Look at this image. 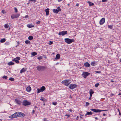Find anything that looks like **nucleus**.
Wrapping results in <instances>:
<instances>
[{
  "label": "nucleus",
  "mask_w": 121,
  "mask_h": 121,
  "mask_svg": "<svg viewBox=\"0 0 121 121\" xmlns=\"http://www.w3.org/2000/svg\"><path fill=\"white\" fill-rule=\"evenodd\" d=\"M65 41L66 43L70 44L75 41V40L73 39H70L69 38H65Z\"/></svg>",
  "instance_id": "1"
},
{
  "label": "nucleus",
  "mask_w": 121,
  "mask_h": 121,
  "mask_svg": "<svg viewBox=\"0 0 121 121\" xmlns=\"http://www.w3.org/2000/svg\"><path fill=\"white\" fill-rule=\"evenodd\" d=\"M36 68L39 71H43L46 69V67L42 66H38L36 67Z\"/></svg>",
  "instance_id": "2"
},
{
  "label": "nucleus",
  "mask_w": 121,
  "mask_h": 121,
  "mask_svg": "<svg viewBox=\"0 0 121 121\" xmlns=\"http://www.w3.org/2000/svg\"><path fill=\"white\" fill-rule=\"evenodd\" d=\"M69 80H65L61 82V83L62 84H64L66 86H69L70 83V82H69Z\"/></svg>",
  "instance_id": "3"
},
{
  "label": "nucleus",
  "mask_w": 121,
  "mask_h": 121,
  "mask_svg": "<svg viewBox=\"0 0 121 121\" xmlns=\"http://www.w3.org/2000/svg\"><path fill=\"white\" fill-rule=\"evenodd\" d=\"M90 74V73L88 72H84L82 74V75L84 78H86Z\"/></svg>",
  "instance_id": "4"
},
{
  "label": "nucleus",
  "mask_w": 121,
  "mask_h": 121,
  "mask_svg": "<svg viewBox=\"0 0 121 121\" xmlns=\"http://www.w3.org/2000/svg\"><path fill=\"white\" fill-rule=\"evenodd\" d=\"M31 104L30 102H29L27 100H24L22 102V105L24 106L30 105Z\"/></svg>",
  "instance_id": "5"
},
{
  "label": "nucleus",
  "mask_w": 121,
  "mask_h": 121,
  "mask_svg": "<svg viewBox=\"0 0 121 121\" xmlns=\"http://www.w3.org/2000/svg\"><path fill=\"white\" fill-rule=\"evenodd\" d=\"M17 117V112H16L11 115L9 116V118L11 119H13Z\"/></svg>",
  "instance_id": "6"
},
{
  "label": "nucleus",
  "mask_w": 121,
  "mask_h": 121,
  "mask_svg": "<svg viewBox=\"0 0 121 121\" xmlns=\"http://www.w3.org/2000/svg\"><path fill=\"white\" fill-rule=\"evenodd\" d=\"M77 86V85L76 84H72L69 86V87L71 89H73L75 88Z\"/></svg>",
  "instance_id": "7"
},
{
  "label": "nucleus",
  "mask_w": 121,
  "mask_h": 121,
  "mask_svg": "<svg viewBox=\"0 0 121 121\" xmlns=\"http://www.w3.org/2000/svg\"><path fill=\"white\" fill-rule=\"evenodd\" d=\"M67 33V31H63L60 32L58 33V35H60L64 36Z\"/></svg>",
  "instance_id": "8"
},
{
  "label": "nucleus",
  "mask_w": 121,
  "mask_h": 121,
  "mask_svg": "<svg viewBox=\"0 0 121 121\" xmlns=\"http://www.w3.org/2000/svg\"><path fill=\"white\" fill-rule=\"evenodd\" d=\"M20 58L19 57H17L15 58H14L12 60L13 61H14L16 63L18 64L19 63V61L18 60H19Z\"/></svg>",
  "instance_id": "9"
},
{
  "label": "nucleus",
  "mask_w": 121,
  "mask_h": 121,
  "mask_svg": "<svg viewBox=\"0 0 121 121\" xmlns=\"http://www.w3.org/2000/svg\"><path fill=\"white\" fill-rule=\"evenodd\" d=\"M20 15V14L19 13H17L16 14H14L11 15V17L12 19H13L15 18L18 17Z\"/></svg>",
  "instance_id": "10"
},
{
  "label": "nucleus",
  "mask_w": 121,
  "mask_h": 121,
  "mask_svg": "<svg viewBox=\"0 0 121 121\" xmlns=\"http://www.w3.org/2000/svg\"><path fill=\"white\" fill-rule=\"evenodd\" d=\"M57 9H54L53 10V12L55 13H58L59 11H61V9L60 7H57Z\"/></svg>",
  "instance_id": "11"
},
{
  "label": "nucleus",
  "mask_w": 121,
  "mask_h": 121,
  "mask_svg": "<svg viewBox=\"0 0 121 121\" xmlns=\"http://www.w3.org/2000/svg\"><path fill=\"white\" fill-rule=\"evenodd\" d=\"M17 117H23L25 116V114L23 113L20 112H17Z\"/></svg>",
  "instance_id": "12"
},
{
  "label": "nucleus",
  "mask_w": 121,
  "mask_h": 121,
  "mask_svg": "<svg viewBox=\"0 0 121 121\" xmlns=\"http://www.w3.org/2000/svg\"><path fill=\"white\" fill-rule=\"evenodd\" d=\"M15 102L17 104L20 105L21 104L22 102L21 100L18 99H15Z\"/></svg>",
  "instance_id": "13"
},
{
  "label": "nucleus",
  "mask_w": 121,
  "mask_h": 121,
  "mask_svg": "<svg viewBox=\"0 0 121 121\" xmlns=\"http://www.w3.org/2000/svg\"><path fill=\"white\" fill-rule=\"evenodd\" d=\"M105 19L104 18H102L99 22V24L100 25L103 24L105 22Z\"/></svg>",
  "instance_id": "14"
},
{
  "label": "nucleus",
  "mask_w": 121,
  "mask_h": 121,
  "mask_svg": "<svg viewBox=\"0 0 121 121\" xmlns=\"http://www.w3.org/2000/svg\"><path fill=\"white\" fill-rule=\"evenodd\" d=\"M84 65L85 67H89L90 65V64L87 62L85 63L84 64Z\"/></svg>",
  "instance_id": "15"
},
{
  "label": "nucleus",
  "mask_w": 121,
  "mask_h": 121,
  "mask_svg": "<svg viewBox=\"0 0 121 121\" xmlns=\"http://www.w3.org/2000/svg\"><path fill=\"white\" fill-rule=\"evenodd\" d=\"M31 90V88L30 86L27 87L26 88V91L28 92H30V91Z\"/></svg>",
  "instance_id": "16"
},
{
  "label": "nucleus",
  "mask_w": 121,
  "mask_h": 121,
  "mask_svg": "<svg viewBox=\"0 0 121 121\" xmlns=\"http://www.w3.org/2000/svg\"><path fill=\"white\" fill-rule=\"evenodd\" d=\"M49 9L48 8L46 9L45 10V11L46 12V16H48L49 13Z\"/></svg>",
  "instance_id": "17"
},
{
  "label": "nucleus",
  "mask_w": 121,
  "mask_h": 121,
  "mask_svg": "<svg viewBox=\"0 0 121 121\" xmlns=\"http://www.w3.org/2000/svg\"><path fill=\"white\" fill-rule=\"evenodd\" d=\"M26 69H25L24 68H23L20 71V73H22L25 72Z\"/></svg>",
  "instance_id": "18"
},
{
  "label": "nucleus",
  "mask_w": 121,
  "mask_h": 121,
  "mask_svg": "<svg viewBox=\"0 0 121 121\" xmlns=\"http://www.w3.org/2000/svg\"><path fill=\"white\" fill-rule=\"evenodd\" d=\"M90 96H92V94L94 93V92L92 91V89H90L89 91Z\"/></svg>",
  "instance_id": "19"
},
{
  "label": "nucleus",
  "mask_w": 121,
  "mask_h": 121,
  "mask_svg": "<svg viewBox=\"0 0 121 121\" xmlns=\"http://www.w3.org/2000/svg\"><path fill=\"white\" fill-rule=\"evenodd\" d=\"M91 110L95 112H98V109H91Z\"/></svg>",
  "instance_id": "20"
},
{
  "label": "nucleus",
  "mask_w": 121,
  "mask_h": 121,
  "mask_svg": "<svg viewBox=\"0 0 121 121\" xmlns=\"http://www.w3.org/2000/svg\"><path fill=\"white\" fill-rule=\"evenodd\" d=\"M41 90L42 91V92H43L45 91L46 89V88L44 86H42L40 88Z\"/></svg>",
  "instance_id": "21"
},
{
  "label": "nucleus",
  "mask_w": 121,
  "mask_h": 121,
  "mask_svg": "<svg viewBox=\"0 0 121 121\" xmlns=\"http://www.w3.org/2000/svg\"><path fill=\"white\" fill-rule=\"evenodd\" d=\"M87 3L89 4V6H92L93 5H94V4L93 3L90 2V1H88Z\"/></svg>",
  "instance_id": "22"
},
{
  "label": "nucleus",
  "mask_w": 121,
  "mask_h": 121,
  "mask_svg": "<svg viewBox=\"0 0 121 121\" xmlns=\"http://www.w3.org/2000/svg\"><path fill=\"white\" fill-rule=\"evenodd\" d=\"M60 57V55L59 54H57L56 55V59H59Z\"/></svg>",
  "instance_id": "23"
},
{
  "label": "nucleus",
  "mask_w": 121,
  "mask_h": 121,
  "mask_svg": "<svg viewBox=\"0 0 121 121\" xmlns=\"http://www.w3.org/2000/svg\"><path fill=\"white\" fill-rule=\"evenodd\" d=\"M14 64V63L12 62V61H10L8 63V64L9 65H13Z\"/></svg>",
  "instance_id": "24"
},
{
  "label": "nucleus",
  "mask_w": 121,
  "mask_h": 121,
  "mask_svg": "<svg viewBox=\"0 0 121 121\" xmlns=\"http://www.w3.org/2000/svg\"><path fill=\"white\" fill-rule=\"evenodd\" d=\"M92 114V113L91 112H87L86 114L85 115V116H86L87 115H91Z\"/></svg>",
  "instance_id": "25"
},
{
  "label": "nucleus",
  "mask_w": 121,
  "mask_h": 121,
  "mask_svg": "<svg viewBox=\"0 0 121 121\" xmlns=\"http://www.w3.org/2000/svg\"><path fill=\"white\" fill-rule=\"evenodd\" d=\"M6 39L5 38L2 39L0 40V42L1 43H3L5 41Z\"/></svg>",
  "instance_id": "26"
},
{
  "label": "nucleus",
  "mask_w": 121,
  "mask_h": 121,
  "mask_svg": "<svg viewBox=\"0 0 121 121\" xmlns=\"http://www.w3.org/2000/svg\"><path fill=\"white\" fill-rule=\"evenodd\" d=\"M4 28H7L9 27V25L8 24H5L4 25Z\"/></svg>",
  "instance_id": "27"
},
{
  "label": "nucleus",
  "mask_w": 121,
  "mask_h": 121,
  "mask_svg": "<svg viewBox=\"0 0 121 121\" xmlns=\"http://www.w3.org/2000/svg\"><path fill=\"white\" fill-rule=\"evenodd\" d=\"M27 26L28 27L31 28L34 26L33 25H32L31 24H28L27 25Z\"/></svg>",
  "instance_id": "28"
},
{
  "label": "nucleus",
  "mask_w": 121,
  "mask_h": 121,
  "mask_svg": "<svg viewBox=\"0 0 121 121\" xmlns=\"http://www.w3.org/2000/svg\"><path fill=\"white\" fill-rule=\"evenodd\" d=\"M31 55L33 56H35L37 54V53L35 52H34L31 53Z\"/></svg>",
  "instance_id": "29"
},
{
  "label": "nucleus",
  "mask_w": 121,
  "mask_h": 121,
  "mask_svg": "<svg viewBox=\"0 0 121 121\" xmlns=\"http://www.w3.org/2000/svg\"><path fill=\"white\" fill-rule=\"evenodd\" d=\"M33 37L32 36H29L28 37V39L30 40H31L33 39Z\"/></svg>",
  "instance_id": "30"
},
{
  "label": "nucleus",
  "mask_w": 121,
  "mask_h": 121,
  "mask_svg": "<svg viewBox=\"0 0 121 121\" xmlns=\"http://www.w3.org/2000/svg\"><path fill=\"white\" fill-rule=\"evenodd\" d=\"M95 64L96 62L95 61L92 62L91 63V65L93 66H95Z\"/></svg>",
  "instance_id": "31"
},
{
  "label": "nucleus",
  "mask_w": 121,
  "mask_h": 121,
  "mask_svg": "<svg viewBox=\"0 0 121 121\" xmlns=\"http://www.w3.org/2000/svg\"><path fill=\"white\" fill-rule=\"evenodd\" d=\"M25 43L26 44H30V42L28 40H27L25 41Z\"/></svg>",
  "instance_id": "32"
},
{
  "label": "nucleus",
  "mask_w": 121,
  "mask_h": 121,
  "mask_svg": "<svg viewBox=\"0 0 121 121\" xmlns=\"http://www.w3.org/2000/svg\"><path fill=\"white\" fill-rule=\"evenodd\" d=\"M5 45L6 46H8L9 45L10 43L9 42H5Z\"/></svg>",
  "instance_id": "33"
},
{
  "label": "nucleus",
  "mask_w": 121,
  "mask_h": 121,
  "mask_svg": "<svg viewBox=\"0 0 121 121\" xmlns=\"http://www.w3.org/2000/svg\"><path fill=\"white\" fill-rule=\"evenodd\" d=\"M37 93H39L41 92H42V91L40 89L38 88L37 89Z\"/></svg>",
  "instance_id": "34"
},
{
  "label": "nucleus",
  "mask_w": 121,
  "mask_h": 121,
  "mask_svg": "<svg viewBox=\"0 0 121 121\" xmlns=\"http://www.w3.org/2000/svg\"><path fill=\"white\" fill-rule=\"evenodd\" d=\"M42 56H40L38 58V59L39 60H41L42 59Z\"/></svg>",
  "instance_id": "35"
},
{
  "label": "nucleus",
  "mask_w": 121,
  "mask_h": 121,
  "mask_svg": "<svg viewBox=\"0 0 121 121\" xmlns=\"http://www.w3.org/2000/svg\"><path fill=\"white\" fill-rule=\"evenodd\" d=\"M9 80L11 81H13L14 80V79L12 78H9Z\"/></svg>",
  "instance_id": "36"
},
{
  "label": "nucleus",
  "mask_w": 121,
  "mask_h": 121,
  "mask_svg": "<svg viewBox=\"0 0 121 121\" xmlns=\"http://www.w3.org/2000/svg\"><path fill=\"white\" fill-rule=\"evenodd\" d=\"M14 9L15 10V12L17 13V12H18L16 8L14 7Z\"/></svg>",
  "instance_id": "37"
},
{
  "label": "nucleus",
  "mask_w": 121,
  "mask_h": 121,
  "mask_svg": "<svg viewBox=\"0 0 121 121\" xmlns=\"http://www.w3.org/2000/svg\"><path fill=\"white\" fill-rule=\"evenodd\" d=\"M52 104L53 105H56L57 104V103L56 102H53L52 103Z\"/></svg>",
  "instance_id": "38"
},
{
  "label": "nucleus",
  "mask_w": 121,
  "mask_h": 121,
  "mask_svg": "<svg viewBox=\"0 0 121 121\" xmlns=\"http://www.w3.org/2000/svg\"><path fill=\"white\" fill-rule=\"evenodd\" d=\"M89 105V103L88 102H86V106H88Z\"/></svg>",
  "instance_id": "39"
},
{
  "label": "nucleus",
  "mask_w": 121,
  "mask_h": 121,
  "mask_svg": "<svg viewBox=\"0 0 121 121\" xmlns=\"http://www.w3.org/2000/svg\"><path fill=\"white\" fill-rule=\"evenodd\" d=\"M108 27L110 29H112V26L111 25H108Z\"/></svg>",
  "instance_id": "40"
},
{
  "label": "nucleus",
  "mask_w": 121,
  "mask_h": 121,
  "mask_svg": "<svg viewBox=\"0 0 121 121\" xmlns=\"http://www.w3.org/2000/svg\"><path fill=\"white\" fill-rule=\"evenodd\" d=\"M3 78H4L5 79H6L8 77L7 76H3Z\"/></svg>",
  "instance_id": "41"
},
{
  "label": "nucleus",
  "mask_w": 121,
  "mask_h": 121,
  "mask_svg": "<svg viewBox=\"0 0 121 121\" xmlns=\"http://www.w3.org/2000/svg\"><path fill=\"white\" fill-rule=\"evenodd\" d=\"M107 111L106 110H100L99 109V112H101V111Z\"/></svg>",
  "instance_id": "42"
},
{
  "label": "nucleus",
  "mask_w": 121,
  "mask_h": 121,
  "mask_svg": "<svg viewBox=\"0 0 121 121\" xmlns=\"http://www.w3.org/2000/svg\"><path fill=\"white\" fill-rule=\"evenodd\" d=\"M29 1L34 2H35L36 1V0H29Z\"/></svg>",
  "instance_id": "43"
},
{
  "label": "nucleus",
  "mask_w": 121,
  "mask_h": 121,
  "mask_svg": "<svg viewBox=\"0 0 121 121\" xmlns=\"http://www.w3.org/2000/svg\"><path fill=\"white\" fill-rule=\"evenodd\" d=\"M53 43V42L51 41H50L49 42V43H48V44L49 45H51Z\"/></svg>",
  "instance_id": "44"
},
{
  "label": "nucleus",
  "mask_w": 121,
  "mask_h": 121,
  "mask_svg": "<svg viewBox=\"0 0 121 121\" xmlns=\"http://www.w3.org/2000/svg\"><path fill=\"white\" fill-rule=\"evenodd\" d=\"M95 86L96 87H98V83L96 84H95Z\"/></svg>",
  "instance_id": "45"
},
{
  "label": "nucleus",
  "mask_w": 121,
  "mask_h": 121,
  "mask_svg": "<svg viewBox=\"0 0 121 121\" xmlns=\"http://www.w3.org/2000/svg\"><path fill=\"white\" fill-rule=\"evenodd\" d=\"M65 116H68L67 118H68L69 117H70V115H68L67 114H66L65 115Z\"/></svg>",
  "instance_id": "46"
},
{
  "label": "nucleus",
  "mask_w": 121,
  "mask_h": 121,
  "mask_svg": "<svg viewBox=\"0 0 121 121\" xmlns=\"http://www.w3.org/2000/svg\"><path fill=\"white\" fill-rule=\"evenodd\" d=\"M40 22V21H38L36 22V24H39Z\"/></svg>",
  "instance_id": "47"
},
{
  "label": "nucleus",
  "mask_w": 121,
  "mask_h": 121,
  "mask_svg": "<svg viewBox=\"0 0 121 121\" xmlns=\"http://www.w3.org/2000/svg\"><path fill=\"white\" fill-rule=\"evenodd\" d=\"M44 98L43 97H42L40 99V100L43 101H44Z\"/></svg>",
  "instance_id": "48"
},
{
  "label": "nucleus",
  "mask_w": 121,
  "mask_h": 121,
  "mask_svg": "<svg viewBox=\"0 0 121 121\" xmlns=\"http://www.w3.org/2000/svg\"><path fill=\"white\" fill-rule=\"evenodd\" d=\"M5 10H3L1 12L3 13V14H4V13Z\"/></svg>",
  "instance_id": "49"
},
{
  "label": "nucleus",
  "mask_w": 121,
  "mask_h": 121,
  "mask_svg": "<svg viewBox=\"0 0 121 121\" xmlns=\"http://www.w3.org/2000/svg\"><path fill=\"white\" fill-rule=\"evenodd\" d=\"M102 1L104 2H105L107 1L108 0H102Z\"/></svg>",
  "instance_id": "50"
},
{
  "label": "nucleus",
  "mask_w": 121,
  "mask_h": 121,
  "mask_svg": "<svg viewBox=\"0 0 121 121\" xmlns=\"http://www.w3.org/2000/svg\"><path fill=\"white\" fill-rule=\"evenodd\" d=\"M35 112V110H33L32 111V113L33 114H34V113Z\"/></svg>",
  "instance_id": "51"
},
{
  "label": "nucleus",
  "mask_w": 121,
  "mask_h": 121,
  "mask_svg": "<svg viewBox=\"0 0 121 121\" xmlns=\"http://www.w3.org/2000/svg\"><path fill=\"white\" fill-rule=\"evenodd\" d=\"M28 17V16L27 15H26L25 16V17L26 18H27Z\"/></svg>",
  "instance_id": "52"
},
{
  "label": "nucleus",
  "mask_w": 121,
  "mask_h": 121,
  "mask_svg": "<svg viewBox=\"0 0 121 121\" xmlns=\"http://www.w3.org/2000/svg\"><path fill=\"white\" fill-rule=\"evenodd\" d=\"M79 5V4L78 3H77L76 4V6H78Z\"/></svg>",
  "instance_id": "53"
},
{
  "label": "nucleus",
  "mask_w": 121,
  "mask_h": 121,
  "mask_svg": "<svg viewBox=\"0 0 121 121\" xmlns=\"http://www.w3.org/2000/svg\"><path fill=\"white\" fill-rule=\"evenodd\" d=\"M78 118H79V117L78 116H77L76 117V120H78Z\"/></svg>",
  "instance_id": "54"
},
{
  "label": "nucleus",
  "mask_w": 121,
  "mask_h": 121,
  "mask_svg": "<svg viewBox=\"0 0 121 121\" xmlns=\"http://www.w3.org/2000/svg\"><path fill=\"white\" fill-rule=\"evenodd\" d=\"M63 0H58V2H60L61 1H62Z\"/></svg>",
  "instance_id": "55"
},
{
  "label": "nucleus",
  "mask_w": 121,
  "mask_h": 121,
  "mask_svg": "<svg viewBox=\"0 0 121 121\" xmlns=\"http://www.w3.org/2000/svg\"><path fill=\"white\" fill-rule=\"evenodd\" d=\"M69 111L70 112H72V110L70 109L69 110Z\"/></svg>",
  "instance_id": "56"
},
{
  "label": "nucleus",
  "mask_w": 121,
  "mask_h": 121,
  "mask_svg": "<svg viewBox=\"0 0 121 121\" xmlns=\"http://www.w3.org/2000/svg\"><path fill=\"white\" fill-rule=\"evenodd\" d=\"M92 96H90V97L89 98V99H91V97Z\"/></svg>",
  "instance_id": "57"
},
{
  "label": "nucleus",
  "mask_w": 121,
  "mask_h": 121,
  "mask_svg": "<svg viewBox=\"0 0 121 121\" xmlns=\"http://www.w3.org/2000/svg\"><path fill=\"white\" fill-rule=\"evenodd\" d=\"M95 118L96 120H97L98 119V118L97 117H95Z\"/></svg>",
  "instance_id": "58"
},
{
  "label": "nucleus",
  "mask_w": 121,
  "mask_h": 121,
  "mask_svg": "<svg viewBox=\"0 0 121 121\" xmlns=\"http://www.w3.org/2000/svg\"><path fill=\"white\" fill-rule=\"evenodd\" d=\"M118 95H121V94L120 93H119Z\"/></svg>",
  "instance_id": "59"
},
{
  "label": "nucleus",
  "mask_w": 121,
  "mask_h": 121,
  "mask_svg": "<svg viewBox=\"0 0 121 121\" xmlns=\"http://www.w3.org/2000/svg\"><path fill=\"white\" fill-rule=\"evenodd\" d=\"M105 115H106V114H105V113H104V114H103V115L104 116H105Z\"/></svg>",
  "instance_id": "60"
},
{
  "label": "nucleus",
  "mask_w": 121,
  "mask_h": 121,
  "mask_svg": "<svg viewBox=\"0 0 121 121\" xmlns=\"http://www.w3.org/2000/svg\"><path fill=\"white\" fill-rule=\"evenodd\" d=\"M119 115H121V113H120V112H119Z\"/></svg>",
  "instance_id": "61"
},
{
  "label": "nucleus",
  "mask_w": 121,
  "mask_h": 121,
  "mask_svg": "<svg viewBox=\"0 0 121 121\" xmlns=\"http://www.w3.org/2000/svg\"><path fill=\"white\" fill-rule=\"evenodd\" d=\"M96 72L97 73H98V71H96Z\"/></svg>",
  "instance_id": "62"
},
{
  "label": "nucleus",
  "mask_w": 121,
  "mask_h": 121,
  "mask_svg": "<svg viewBox=\"0 0 121 121\" xmlns=\"http://www.w3.org/2000/svg\"><path fill=\"white\" fill-rule=\"evenodd\" d=\"M2 120L1 119H0V121H2Z\"/></svg>",
  "instance_id": "63"
},
{
  "label": "nucleus",
  "mask_w": 121,
  "mask_h": 121,
  "mask_svg": "<svg viewBox=\"0 0 121 121\" xmlns=\"http://www.w3.org/2000/svg\"><path fill=\"white\" fill-rule=\"evenodd\" d=\"M120 61L121 62V58L120 60Z\"/></svg>",
  "instance_id": "64"
}]
</instances>
